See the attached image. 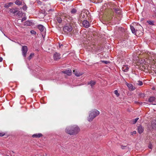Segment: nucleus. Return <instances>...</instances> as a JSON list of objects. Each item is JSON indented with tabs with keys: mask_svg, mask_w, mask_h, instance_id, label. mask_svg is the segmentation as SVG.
Here are the masks:
<instances>
[{
	"mask_svg": "<svg viewBox=\"0 0 156 156\" xmlns=\"http://www.w3.org/2000/svg\"><path fill=\"white\" fill-rule=\"evenodd\" d=\"M115 12L118 14H120L121 13V11L119 8H114V9Z\"/></svg>",
	"mask_w": 156,
	"mask_h": 156,
	"instance_id": "obj_20",
	"label": "nucleus"
},
{
	"mask_svg": "<svg viewBox=\"0 0 156 156\" xmlns=\"http://www.w3.org/2000/svg\"><path fill=\"white\" fill-rule=\"evenodd\" d=\"M148 129L150 130L152 129H156V121L155 120L151 122V123L148 125Z\"/></svg>",
	"mask_w": 156,
	"mask_h": 156,
	"instance_id": "obj_4",
	"label": "nucleus"
},
{
	"mask_svg": "<svg viewBox=\"0 0 156 156\" xmlns=\"http://www.w3.org/2000/svg\"><path fill=\"white\" fill-rule=\"evenodd\" d=\"M15 3L18 5H20L21 4L22 2L20 1L16 0L15 2Z\"/></svg>",
	"mask_w": 156,
	"mask_h": 156,
	"instance_id": "obj_26",
	"label": "nucleus"
},
{
	"mask_svg": "<svg viewBox=\"0 0 156 156\" xmlns=\"http://www.w3.org/2000/svg\"><path fill=\"white\" fill-rule=\"evenodd\" d=\"M148 101L152 105H156V98L154 97H151L148 99Z\"/></svg>",
	"mask_w": 156,
	"mask_h": 156,
	"instance_id": "obj_7",
	"label": "nucleus"
},
{
	"mask_svg": "<svg viewBox=\"0 0 156 156\" xmlns=\"http://www.w3.org/2000/svg\"><path fill=\"white\" fill-rule=\"evenodd\" d=\"M37 28L42 33V36L43 37L44 35V34L45 32L44 27L42 25H39L38 26Z\"/></svg>",
	"mask_w": 156,
	"mask_h": 156,
	"instance_id": "obj_6",
	"label": "nucleus"
},
{
	"mask_svg": "<svg viewBox=\"0 0 156 156\" xmlns=\"http://www.w3.org/2000/svg\"><path fill=\"white\" fill-rule=\"evenodd\" d=\"M83 26L86 28H88L90 26L89 22L87 20H84L82 23Z\"/></svg>",
	"mask_w": 156,
	"mask_h": 156,
	"instance_id": "obj_9",
	"label": "nucleus"
},
{
	"mask_svg": "<svg viewBox=\"0 0 156 156\" xmlns=\"http://www.w3.org/2000/svg\"><path fill=\"white\" fill-rule=\"evenodd\" d=\"M73 28L69 24H66L63 27V30L65 33H68L71 31Z\"/></svg>",
	"mask_w": 156,
	"mask_h": 156,
	"instance_id": "obj_3",
	"label": "nucleus"
},
{
	"mask_svg": "<svg viewBox=\"0 0 156 156\" xmlns=\"http://www.w3.org/2000/svg\"><path fill=\"white\" fill-rule=\"evenodd\" d=\"M30 33L32 34H36V32L34 30H32L30 31Z\"/></svg>",
	"mask_w": 156,
	"mask_h": 156,
	"instance_id": "obj_31",
	"label": "nucleus"
},
{
	"mask_svg": "<svg viewBox=\"0 0 156 156\" xmlns=\"http://www.w3.org/2000/svg\"><path fill=\"white\" fill-rule=\"evenodd\" d=\"M133 133L134 134H136V131H133Z\"/></svg>",
	"mask_w": 156,
	"mask_h": 156,
	"instance_id": "obj_39",
	"label": "nucleus"
},
{
	"mask_svg": "<svg viewBox=\"0 0 156 156\" xmlns=\"http://www.w3.org/2000/svg\"><path fill=\"white\" fill-rule=\"evenodd\" d=\"M130 29L132 32L133 34H134L136 35H137V34L138 32H139V31L138 30H136L135 31V29L134 27L132 26H130Z\"/></svg>",
	"mask_w": 156,
	"mask_h": 156,
	"instance_id": "obj_12",
	"label": "nucleus"
},
{
	"mask_svg": "<svg viewBox=\"0 0 156 156\" xmlns=\"http://www.w3.org/2000/svg\"><path fill=\"white\" fill-rule=\"evenodd\" d=\"M56 20L59 23H62V20L60 17L59 16L57 17L56 18Z\"/></svg>",
	"mask_w": 156,
	"mask_h": 156,
	"instance_id": "obj_23",
	"label": "nucleus"
},
{
	"mask_svg": "<svg viewBox=\"0 0 156 156\" xmlns=\"http://www.w3.org/2000/svg\"><path fill=\"white\" fill-rule=\"evenodd\" d=\"M126 85L128 87L129 90H130L131 91H132L136 89L135 87L131 84H129L127 83Z\"/></svg>",
	"mask_w": 156,
	"mask_h": 156,
	"instance_id": "obj_8",
	"label": "nucleus"
},
{
	"mask_svg": "<svg viewBox=\"0 0 156 156\" xmlns=\"http://www.w3.org/2000/svg\"><path fill=\"white\" fill-rule=\"evenodd\" d=\"M138 119V118H137L134 119H133L131 121V123L133 124H135L136 122L137 121Z\"/></svg>",
	"mask_w": 156,
	"mask_h": 156,
	"instance_id": "obj_24",
	"label": "nucleus"
},
{
	"mask_svg": "<svg viewBox=\"0 0 156 156\" xmlns=\"http://www.w3.org/2000/svg\"><path fill=\"white\" fill-rule=\"evenodd\" d=\"M147 23L149 24L154 25V22L152 21L148 20L147 21Z\"/></svg>",
	"mask_w": 156,
	"mask_h": 156,
	"instance_id": "obj_29",
	"label": "nucleus"
},
{
	"mask_svg": "<svg viewBox=\"0 0 156 156\" xmlns=\"http://www.w3.org/2000/svg\"><path fill=\"white\" fill-rule=\"evenodd\" d=\"M3 59L2 57H0V62H2V61Z\"/></svg>",
	"mask_w": 156,
	"mask_h": 156,
	"instance_id": "obj_38",
	"label": "nucleus"
},
{
	"mask_svg": "<svg viewBox=\"0 0 156 156\" xmlns=\"http://www.w3.org/2000/svg\"><path fill=\"white\" fill-rule=\"evenodd\" d=\"M122 69L123 72H127L129 70V67L127 65H123Z\"/></svg>",
	"mask_w": 156,
	"mask_h": 156,
	"instance_id": "obj_13",
	"label": "nucleus"
},
{
	"mask_svg": "<svg viewBox=\"0 0 156 156\" xmlns=\"http://www.w3.org/2000/svg\"><path fill=\"white\" fill-rule=\"evenodd\" d=\"M62 72L66 74L68 76H70L72 74V71L70 69H67L63 71Z\"/></svg>",
	"mask_w": 156,
	"mask_h": 156,
	"instance_id": "obj_11",
	"label": "nucleus"
},
{
	"mask_svg": "<svg viewBox=\"0 0 156 156\" xmlns=\"http://www.w3.org/2000/svg\"><path fill=\"white\" fill-rule=\"evenodd\" d=\"M34 55V54L33 53H31L30 54V55L29 56V57H28V59H31V57L32 56Z\"/></svg>",
	"mask_w": 156,
	"mask_h": 156,
	"instance_id": "obj_33",
	"label": "nucleus"
},
{
	"mask_svg": "<svg viewBox=\"0 0 156 156\" xmlns=\"http://www.w3.org/2000/svg\"><path fill=\"white\" fill-rule=\"evenodd\" d=\"M101 62L103 63H105V64H108L110 63L109 61H107L101 60Z\"/></svg>",
	"mask_w": 156,
	"mask_h": 156,
	"instance_id": "obj_30",
	"label": "nucleus"
},
{
	"mask_svg": "<svg viewBox=\"0 0 156 156\" xmlns=\"http://www.w3.org/2000/svg\"><path fill=\"white\" fill-rule=\"evenodd\" d=\"M136 84L138 85L142 86L143 84V83L142 81L139 80L137 81V83Z\"/></svg>",
	"mask_w": 156,
	"mask_h": 156,
	"instance_id": "obj_27",
	"label": "nucleus"
},
{
	"mask_svg": "<svg viewBox=\"0 0 156 156\" xmlns=\"http://www.w3.org/2000/svg\"><path fill=\"white\" fill-rule=\"evenodd\" d=\"M21 50L23 55V57H25L28 51L27 47L26 46H23L22 47Z\"/></svg>",
	"mask_w": 156,
	"mask_h": 156,
	"instance_id": "obj_5",
	"label": "nucleus"
},
{
	"mask_svg": "<svg viewBox=\"0 0 156 156\" xmlns=\"http://www.w3.org/2000/svg\"><path fill=\"white\" fill-rule=\"evenodd\" d=\"M17 15L18 16V17H20L22 16V14L21 12L17 11Z\"/></svg>",
	"mask_w": 156,
	"mask_h": 156,
	"instance_id": "obj_25",
	"label": "nucleus"
},
{
	"mask_svg": "<svg viewBox=\"0 0 156 156\" xmlns=\"http://www.w3.org/2000/svg\"><path fill=\"white\" fill-rule=\"evenodd\" d=\"M80 129L78 126L73 125L67 127L65 129L66 132L70 135H74L77 134Z\"/></svg>",
	"mask_w": 156,
	"mask_h": 156,
	"instance_id": "obj_1",
	"label": "nucleus"
},
{
	"mask_svg": "<svg viewBox=\"0 0 156 156\" xmlns=\"http://www.w3.org/2000/svg\"><path fill=\"white\" fill-rule=\"evenodd\" d=\"M125 147H124V146H122V148L123 149H124Z\"/></svg>",
	"mask_w": 156,
	"mask_h": 156,
	"instance_id": "obj_41",
	"label": "nucleus"
},
{
	"mask_svg": "<svg viewBox=\"0 0 156 156\" xmlns=\"http://www.w3.org/2000/svg\"><path fill=\"white\" fill-rule=\"evenodd\" d=\"M73 73L77 77H79L83 74V73L80 72H78L75 70H73Z\"/></svg>",
	"mask_w": 156,
	"mask_h": 156,
	"instance_id": "obj_17",
	"label": "nucleus"
},
{
	"mask_svg": "<svg viewBox=\"0 0 156 156\" xmlns=\"http://www.w3.org/2000/svg\"><path fill=\"white\" fill-rule=\"evenodd\" d=\"M138 130L139 133L141 134L143 132L144 129L141 126H140L138 127Z\"/></svg>",
	"mask_w": 156,
	"mask_h": 156,
	"instance_id": "obj_15",
	"label": "nucleus"
},
{
	"mask_svg": "<svg viewBox=\"0 0 156 156\" xmlns=\"http://www.w3.org/2000/svg\"><path fill=\"white\" fill-rule=\"evenodd\" d=\"M13 4L12 2H9L5 5L4 7L5 8L9 7Z\"/></svg>",
	"mask_w": 156,
	"mask_h": 156,
	"instance_id": "obj_21",
	"label": "nucleus"
},
{
	"mask_svg": "<svg viewBox=\"0 0 156 156\" xmlns=\"http://www.w3.org/2000/svg\"><path fill=\"white\" fill-rule=\"evenodd\" d=\"M5 135V133L3 132H0V136H2Z\"/></svg>",
	"mask_w": 156,
	"mask_h": 156,
	"instance_id": "obj_34",
	"label": "nucleus"
},
{
	"mask_svg": "<svg viewBox=\"0 0 156 156\" xmlns=\"http://www.w3.org/2000/svg\"><path fill=\"white\" fill-rule=\"evenodd\" d=\"M153 61H154V62H153L154 64H155V63H156V55H155V57H154V59H153Z\"/></svg>",
	"mask_w": 156,
	"mask_h": 156,
	"instance_id": "obj_35",
	"label": "nucleus"
},
{
	"mask_svg": "<svg viewBox=\"0 0 156 156\" xmlns=\"http://www.w3.org/2000/svg\"><path fill=\"white\" fill-rule=\"evenodd\" d=\"M96 82L94 81L91 80L89 82H88L87 84L88 85H90L92 87L95 84Z\"/></svg>",
	"mask_w": 156,
	"mask_h": 156,
	"instance_id": "obj_16",
	"label": "nucleus"
},
{
	"mask_svg": "<svg viewBox=\"0 0 156 156\" xmlns=\"http://www.w3.org/2000/svg\"><path fill=\"white\" fill-rule=\"evenodd\" d=\"M148 147L150 149H152V146L151 144H149L148 146Z\"/></svg>",
	"mask_w": 156,
	"mask_h": 156,
	"instance_id": "obj_37",
	"label": "nucleus"
},
{
	"mask_svg": "<svg viewBox=\"0 0 156 156\" xmlns=\"http://www.w3.org/2000/svg\"><path fill=\"white\" fill-rule=\"evenodd\" d=\"M9 11L11 13H12L13 14L16 13L17 12V10H16V9H9Z\"/></svg>",
	"mask_w": 156,
	"mask_h": 156,
	"instance_id": "obj_18",
	"label": "nucleus"
},
{
	"mask_svg": "<svg viewBox=\"0 0 156 156\" xmlns=\"http://www.w3.org/2000/svg\"><path fill=\"white\" fill-rule=\"evenodd\" d=\"M43 136V135L41 133H36L33 134L32 135V137L33 138H40L42 137Z\"/></svg>",
	"mask_w": 156,
	"mask_h": 156,
	"instance_id": "obj_14",
	"label": "nucleus"
},
{
	"mask_svg": "<svg viewBox=\"0 0 156 156\" xmlns=\"http://www.w3.org/2000/svg\"><path fill=\"white\" fill-rule=\"evenodd\" d=\"M92 46H93V47H91V46H89V47L88 48L89 49V51H91L92 50V49H93V47H94V44H93V45H92Z\"/></svg>",
	"mask_w": 156,
	"mask_h": 156,
	"instance_id": "obj_32",
	"label": "nucleus"
},
{
	"mask_svg": "<svg viewBox=\"0 0 156 156\" xmlns=\"http://www.w3.org/2000/svg\"><path fill=\"white\" fill-rule=\"evenodd\" d=\"M32 23V22L30 21H27L24 23V25L26 26H30Z\"/></svg>",
	"mask_w": 156,
	"mask_h": 156,
	"instance_id": "obj_19",
	"label": "nucleus"
},
{
	"mask_svg": "<svg viewBox=\"0 0 156 156\" xmlns=\"http://www.w3.org/2000/svg\"><path fill=\"white\" fill-rule=\"evenodd\" d=\"M100 114L99 112L97 109H94L90 111L89 113V116L88 118V120L91 122L96 117L98 116Z\"/></svg>",
	"mask_w": 156,
	"mask_h": 156,
	"instance_id": "obj_2",
	"label": "nucleus"
},
{
	"mask_svg": "<svg viewBox=\"0 0 156 156\" xmlns=\"http://www.w3.org/2000/svg\"><path fill=\"white\" fill-rule=\"evenodd\" d=\"M114 94L116 95L117 97H118L119 96L120 94L119 93H118L117 90H115L114 91Z\"/></svg>",
	"mask_w": 156,
	"mask_h": 156,
	"instance_id": "obj_28",
	"label": "nucleus"
},
{
	"mask_svg": "<svg viewBox=\"0 0 156 156\" xmlns=\"http://www.w3.org/2000/svg\"><path fill=\"white\" fill-rule=\"evenodd\" d=\"M53 57L55 60H57L60 58V55L58 53L56 52L54 54Z\"/></svg>",
	"mask_w": 156,
	"mask_h": 156,
	"instance_id": "obj_10",
	"label": "nucleus"
},
{
	"mask_svg": "<svg viewBox=\"0 0 156 156\" xmlns=\"http://www.w3.org/2000/svg\"><path fill=\"white\" fill-rule=\"evenodd\" d=\"M77 12V10L75 8H73L71 9V13L72 14H75Z\"/></svg>",
	"mask_w": 156,
	"mask_h": 156,
	"instance_id": "obj_22",
	"label": "nucleus"
},
{
	"mask_svg": "<svg viewBox=\"0 0 156 156\" xmlns=\"http://www.w3.org/2000/svg\"><path fill=\"white\" fill-rule=\"evenodd\" d=\"M62 46V44L59 45V48H61V46Z\"/></svg>",
	"mask_w": 156,
	"mask_h": 156,
	"instance_id": "obj_40",
	"label": "nucleus"
},
{
	"mask_svg": "<svg viewBox=\"0 0 156 156\" xmlns=\"http://www.w3.org/2000/svg\"><path fill=\"white\" fill-rule=\"evenodd\" d=\"M26 19L27 18L26 17H23L21 20V22H23V21L25 20H26Z\"/></svg>",
	"mask_w": 156,
	"mask_h": 156,
	"instance_id": "obj_36",
	"label": "nucleus"
}]
</instances>
